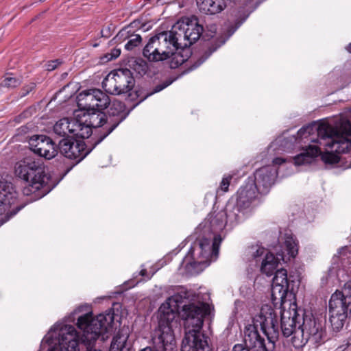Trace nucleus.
Here are the masks:
<instances>
[{"instance_id": "obj_4", "label": "nucleus", "mask_w": 351, "mask_h": 351, "mask_svg": "<svg viewBox=\"0 0 351 351\" xmlns=\"http://www.w3.org/2000/svg\"><path fill=\"white\" fill-rule=\"evenodd\" d=\"M172 82L173 80H166L156 85L150 92L145 93L143 90L139 88L133 90L135 80L132 73L130 70L123 69L117 71L110 72L103 80L102 88L107 93L110 95H119L128 93L126 97L127 101H135L138 100L136 104L132 106V108H135L148 97L162 90Z\"/></svg>"}, {"instance_id": "obj_28", "label": "nucleus", "mask_w": 351, "mask_h": 351, "mask_svg": "<svg viewBox=\"0 0 351 351\" xmlns=\"http://www.w3.org/2000/svg\"><path fill=\"white\" fill-rule=\"evenodd\" d=\"M199 10L206 14H216L226 8V0H197Z\"/></svg>"}, {"instance_id": "obj_36", "label": "nucleus", "mask_w": 351, "mask_h": 351, "mask_svg": "<svg viewBox=\"0 0 351 351\" xmlns=\"http://www.w3.org/2000/svg\"><path fill=\"white\" fill-rule=\"evenodd\" d=\"M142 41V38L140 35L136 34L134 36L133 38L130 39L125 45V49L130 51L134 47L138 46Z\"/></svg>"}, {"instance_id": "obj_29", "label": "nucleus", "mask_w": 351, "mask_h": 351, "mask_svg": "<svg viewBox=\"0 0 351 351\" xmlns=\"http://www.w3.org/2000/svg\"><path fill=\"white\" fill-rule=\"evenodd\" d=\"M128 334L119 331L112 339L109 351H132V346L128 341Z\"/></svg>"}, {"instance_id": "obj_3", "label": "nucleus", "mask_w": 351, "mask_h": 351, "mask_svg": "<svg viewBox=\"0 0 351 351\" xmlns=\"http://www.w3.org/2000/svg\"><path fill=\"white\" fill-rule=\"evenodd\" d=\"M182 313L185 330L182 351H210L208 337L202 332L204 318L209 314L208 305L184 304Z\"/></svg>"}, {"instance_id": "obj_47", "label": "nucleus", "mask_w": 351, "mask_h": 351, "mask_svg": "<svg viewBox=\"0 0 351 351\" xmlns=\"http://www.w3.org/2000/svg\"><path fill=\"white\" fill-rule=\"evenodd\" d=\"M308 128H302L301 129L299 130V131L298 132V134L300 136H302L305 132L306 131Z\"/></svg>"}, {"instance_id": "obj_10", "label": "nucleus", "mask_w": 351, "mask_h": 351, "mask_svg": "<svg viewBox=\"0 0 351 351\" xmlns=\"http://www.w3.org/2000/svg\"><path fill=\"white\" fill-rule=\"evenodd\" d=\"M252 322L255 326L260 327L267 337V341L276 345L280 336V326L278 315L271 306L268 305L263 306L260 312L253 317Z\"/></svg>"}, {"instance_id": "obj_5", "label": "nucleus", "mask_w": 351, "mask_h": 351, "mask_svg": "<svg viewBox=\"0 0 351 351\" xmlns=\"http://www.w3.org/2000/svg\"><path fill=\"white\" fill-rule=\"evenodd\" d=\"M328 322L331 330L340 332L348 318L351 319V280L346 282L341 291L334 292L328 301Z\"/></svg>"}, {"instance_id": "obj_21", "label": "nucleus", "mask_w": 351, "mask_h": 351, "mask_svg": "<svg viewBox=\"0 0 351 351\" xmlns=\"http://www.w3.org/2000/svg\"><path fill=\"white\" fill-rule=\"evenodd\" d=\"M277 174L278 171L275 166L267 165L257 169L254 173V178L248 179L252 180L259 193L265 194L274 184Z\"/></svg>"}, {"instance_id": "obj_1", "label": "nucleus", "mask_w": 351, "mask_h": 351, "mask_svg": "<svg viewBox=\"0 0 351 351\" xmlns=\"http://www.w3.org/2000/svg\"><path fill=\"white\" fill-rule=\"evenodd\" d=\"M326 317H316L304 319L293 308L287 311H280V330L285 337L294 335L295 339L298 335L304 337L306 334V339H309L314 343L320 345L327 341L326 330Z\"/></svg>"}, {"instance_id": "obj_40", "label": "nucleus", "mask_w": 351, "mask_h": 351, "mask_svg": "<svg viewBox=\"0 0 351 351\" xmlns=\"http://www.w3.org/2000/svg\"><path fill=\"white\" fill-rule=\"evenodd\" d=\"M206 28L207 29V32H206V30L204 29V34H205V35H204V36L208 38L213 37L217 32V25L215 24H210L208 25H206Z\"/></svg>"}, {"instance_id": "obj_26", "label": "nucleus", "mask_w": 351, "mask_h": 351, "mask_svg": "<svg viewBox=\"0 0 351 351\" xmlns=\"http://www.w3.org/2000/svg\"><path fill=\"white\" fill-rule=\"evenodd\" d=\"M189 297V294L186 289L184 287H180L178 291L173 295L169 298L166 304H162L159 308V320L160 319L161 314L168 312L171 310L175 314V318L177 316L174 309L171 307L173 303H175L174 308L178 309L181 306L180 305L184 302L185 300H187Z\"/></svg>"}, {"instance_id": "obj_6", "label": "nucleus", "mask_w": 351, "mask_h": 351, "mask_svg": "<svg viewBox=\"0 0 351 351\" xmlns=\"http://www.w3.org/2000/svg\"><path fill=\"white\" fill-rule=\"evenodd\" d=\"M317 136L321 140L326 141L324 146L331 149V152H327L322 156V160L326 164L333 165L339 162L340 158L333 152L342 154L349 151L350 140L346 135L329 124L319 125L317 128Z\"/></svg>"}, {"instance_id": "obj_46", "label": "nucleus", "mask_w": 351, "mask_h": 351, "mask_svg": "<svg viewBox=\"0 0 351 351\" xmlns=\"http://www.w3.org/2000/svg\"><path fill=\"white\" fill-rule=\"evenodd\" d=\"M265 252L264 248H258L256 252L254 254V256L255 258H257L259 256H261Z\"/></svg>"}, {"instance_id": "obj_32", "label": "nucleus", "mask_w": 351, "mask_h": 351, "mask_svg": "<svg viewBox=\"0 0 351 351\" xmlns=\"http://www.w3.org/2000/svg\"><path fill=\"white\" fill-rule=\"evenodd\" d=\"M74 127L73 136L81 138L82 139L88 138L92 134V127L87 124L85 121L83 122L80 120L74 119Z\"/></svg>"}, {"instance_id": "obj_22", "label": "nucleus", "mask_w": 351, "mask_h": 351, "mask_svg": "<svg viewBox=\"0 0 351 351\" xmlns=\"http://www.w3.org/2000/svg\"><path fill=\"white\" fill-rule=\"evenodd\" d=\"M103 109H92L84 114V121L93 128L96 129L91 141L93 142V147H96L101 142H99L100 137L106 131L108 121L107 114L102 111Z\"/></svg>"}, {"instance_id": "obj_23", "label": "nucleus", "mask_w": 351, "mask_h": 351, "mask_svg": "<svg viewBox=\"0 0 351 351\" xmlns=\"http://www.w3.org/2000/svg\"><path fill=\"white\" fill-rule=\"evenodd\" d=\"M226 213L222 209L218 210L213 208L207 215L204 222L200 224L202 226V230L204 233L212 232L217 233L228 226L226 219Z\"/></svg>"}, {"instance_id": "obj_30", "label": "nucleus", "mask_w": 351, "mask_h": 351, "mask_svg": "<svg viewBox=\"0 0 351 351\" xmlns=\"http://www.w3.org/2000/svg\"><path fill=\"white\" fill-rule=\"evenodd\" d=\"M74 118L69 119V118H63L60 119L53 126V132L60 136L66 137L71 135L76 127L74 124Z\"/></svg>"}, {"instance_id": "obj_27", "label": "nucleus", "mask_w": 351, "mask_h": 351, "mask_svg": "<svg viewBox=\"0 0 351 351\" xmlns=\"http://www.w3.org/2000/svg\"><path fill=\"white\" fill-rule=\"evenodd\" d=\"M243 209L237 205V202H234V197H231L227 202L222 211L226 213V219L227 224L230 228L238 223L241 219L242 216L241 214L243 213Z\"/></svg>"}, {"instance_id": "obj_49", "label": "nucleus", "mask_w": 351, "mask_h": 351, "mask_svg": "<svg viewBox=\"0 0 351 351\" xmlns=\"http://www.w3.org/2000/svg\"><path fill=\"white\" fill-rule=\"evenodd\" d=\"M84 308H87V306H79V307H77V308L75 310L74 313H77V312H81V311H83V309H84Z\"/></svg>"}, {"instance_id": "obj_53", "label": "nucleus", "mask_w": 351, "mask_h": 351, "mask_svg": "<svg viewBox=\"0 0 351 351\" xmlns=\"http://www.w3.org/2000/svg\"><path fill=\"white\" fill-rule=\"evenodd\" d=\"M209 195H210V197H213V194H211V193H208V194H206V197H208Z\"/></svg>"}, {"instance_id": "obj_39", "label": "nucleus", "mask_w": 351, "mask_h": 351, "mask_svg": "<svg viewBox=\"0 0 351 351\" xmlns=\"http://www.w3.org/2000/svg\"><path fill=\"white\" fill-rule=\"evenodd\" d=\"M232 179V176L226 175L222 178V180L220 183L219 190H221L223 192H227L228 191V187L230 184V181Z\"/></svg>"}, {"instance_id": "obj_41", "label": "nucleus", "mask_w": 351, "mask_h": 351, "mask_svg": "<svg viewBox=\"0 0 351 351\" xmlns=\"http://www.w3.org/2000/svg\"><path fill=\"white\" fill-rule=\"evenodd\" d=\"M121 54V49L118 48H114L111 50L110 53H108L106 55V58L108 61L112 60L118 58Z\"/></svg>"}, {"instance_id": "obj_25", "label": "nucleus", "mask_w": 351, "mask_h": 351, "mask_svg": "<svg viewBox=\"0 0 351 351\" xmlns=\"http://www.w3.org/2000/svg\"><path fill=\"white\" fill-rule=\"evenodd\" d=\"M258 190L256 189L254 182L252 179H247L244 185L241 186L238 190L236 197H234L237 205L243 210L248 208L251 202L255 199Z\"/></svg>"}, {"instance_id": "obj_15", "label": "nucleus", "mask_w": 351, "mask_h": 351, "mask_svg": "<svg viewBox=\"0 0 351 351\" xmlns=\"http://www.w3.org/2000/svg\"><path fill=\"white\" fill-rule=\"evenodd\" d=\"M77 104L79 108L86 112L92 109H106L110 104V98L101 90L91 88L78 94Z\"/></svg>"}, {"instance_id": "obj_52", "label": "nucleus", "mask_w": 351, "mask_h": 351, "mask_svg": "<svg viewBox=\"0 0 351 351\" xmlns=\"http://www.w3.org/2000/svg\"><path fill=\"white\" fill-rule=\"evenodd\" d=\"M101 35L102 37H106V38L108 37V36L104 34V31L103 30L101 31Z\"/></svg>"}, {"instance_id": "obj_2", "label": "nucleus", "mask_w": 351, "mask_h": 351, "mask_svg": "<svg viewBox=\"0 0 351 351\" xmlns=\"http://www.w3.org/2000/svg\"><path fill=\"white\" fill-rule=\"evenodd\" d=\"M14 173L16 177L27 184L23 189V195H34V199L44 197L55 186L44 163L33 157H26L17 162L14 166Z\"/></svg>"}, {"instance_id": "obj_20", "label": "nucleus", "mask_w": 351, "mask_h": 351, "mask_svg": "<svg viewBox=\"0 0 351 351\" xmlns=\"http://www.w3.org/2000/svg\"><path fill=\"white\" fill-rule=\"evenodd\" d=\"M58 347H50L49 351H80V344L77 339V332L73 326L64 325L58 333Z\"/></svg>"}, {"instance_id": "obj_50", "label": "nucleus", "mask_w": 351, "mask_h": 351, "mask_svg": "<svg viewBox=\"0 0 351 351\" xmlns=\"http://www.w3.org/2000/svg\"><path fill=\"white\" fill-rule=\"evenodd\" d=\"M140 275L142 276H147V270L145 269H141L140 271Z\"/></svg>"}, {"instance_id": "obj_31", "label": "nucleus", "mask_w": 351, "mask_h": 351, "mask_svg": "<svg viewBox=\"0 0 351 351\" xmlns=\"http://www.w3.org/2000/svg\"><path fill=\"white\" fill-rule=\"evenodd\" d=\"M320 153V149L314 145H309L308 149L293 158L294 164L297 166L304 164H310L314 158L317 156Z\"/></svg>"}, {"instance_id": "obj_16", "label": "nucleus", "mask_w": 351, "mask_h": 351, "mask_svg": "<svg viewBox=\"0 0 351 351\" xmlns=\"http://www.w3.org/2000/svg\"><path fill=\"white\" fill-rule=\"evenodd\" d=\"M167 33L171 34L173 40H171V38L168 37L166 40L161 39V44L158 49L159 56L161 57L160 61H165L172 58L173 60L170 63V67L175 69L178 67L186 60L183 58L182 56L176 53V50L182 48V43L179 42L173 29L167 32Z\"/></svg>"}, {"instance_id": "obj_33", "label": "nucleus", "mask_w": 351, "mask_h": 351, "mask_svg": "<svg viewBox=\"0 0 351 351\" xmlns=\"http://www.w3.org/2000/svg\"><path fill=\"white\" fill-rule=\"evenodd\" d=\"M22 80L21 78L14 77H6L1 82V86L7 88H16L21 85Z\"/></svg>"}, {"instance_id": "obj_51", "label": "nucleus", "mask_w": 351, "mask_h": 351, "mask_svg": "<svg viewBox=\"0 0 351 351\" xmlns=\"http://www.w3.org/2000/svg\"><path fill=\"white\" fill-rule=\"evenodd\" d=\"M347 50L351 53V43L347 47Z\"/></svg>"}, {"instance_id": "obj_7", "label": "nucleus", "mask_w": 351, "mask_h": 351, "mask_svg": "<svg viewBox=\"0 0 351 351\" xmlns=\"http://www.w3.org/2000/svg\"><path fill=\"white\" fill-rule=\"evenodd\" d=\"M175 319V314L169 310L161 314L158 328L152 335V346H147L139 351H171L173 350L176 339L171 323Z\"/></svg>"}, {"instance_id": "obj_44", "label": "nucleus", "mask_w": 351, "mask_h": 351, "mask_svg": "<svg viewBox=\"0 0 351 351\" xmlns=\"http://www.w3.org/2000/svg\"><path fill=\"white\" fill-rule=\"evenodd\" d=\"M233 351H250V349L247 348L243 343H237L233 346Z\"/></svg>"}, {"instance_id": "obj_14", "label": "nucleus", "mask_w": 351, "mask_h": 351, "mask_svg": "<svg viewBox=\"0 0 351 351\" xmlns=\"http://www.w3.org/2000/svg\"><path fill=\"white\" fill-rule=\"evenodd\" d=\"M16 199L17 193L13 184L0 177V215L5 214L7 219H9L23 208L25 204H21L12 208Z\"/></svg>"}, {"instance_id": "obj_13", "label": "nucleus", "mask_w": 351, "mask_h": 351, "mask_svg": "<svg viewBox=\"0 0 351 351\" xmlns=\"http://www.w3.org/2000/svg\"><path fill=\"white\" fill-rule=\"evenodd\" d=\"M90 143L91 145H88L83 140L64 138L58 143V152L77 164L95 147L92 141Z\"/></svg>"}, {"instance_id": "obj_18", "label": "nucleus", "mask_w": 351, "mask_h": 351, "mask_svg": "<svg viewBox=\"0 0 351 351\" xmlns=\"http://www.w3.org/2000/svg\"><path fill=\"white\" fill-rule=\"evenodd\" d=\"M29 145L34 153L45 159H52L58 154V144L56 145L46 135L32 136L29 141Z\"/></svg>"}, {"instance_id": "obj_38", "label": "nucleus", "mask_w": 351, "mask_h": 351, "mask_svg": "<svg viewBox=\"0 0 351 351\" xmlns=\"http://www.w3.org/2000/svg\"><path fill=\"white\" fill-rule=\"evenodd\" d=\"M130 37L129 31L127 28L121 29L113 38L115 43H121Z\"/></svg>"}, {"instance_id": "obj_34", "label": "nucleus", "mask_w": 351, "mask_h": 351, "mask_svg": "<svg viewBox=\"0 0 351 351\" xmlns=\"http://www.w3.org/2000/svg\"><path fill=\"white\" fill-rule=\"evenodd\" d=\"M216 50V48L212 49L209 48L207 49L204 54L199 58L196 61H195L190 66V70H193L199 67L203 62H205L206 59Z\"/></svg>"}, {"instance_id": "obj_45", "label": "nucleus", "mask_w": 351, "mask_h": 351, "mask_svg": "<svg viewBox=\"0 0 351 351\" xmlns=\"http://www.w3.org/2000/svg\"><path fill=\"white\" fill-rule=\"evenodd\" d=\"M284 162H285V159H284L283 158H280V157H277V158H274L273 160V163L274 165H280L283 164Z\"/></svg>"}, {"instance_id": "obj_35", "label": "nucleus", "mask_w": 351, "mask_h": 351, "mask_svg": "<svg viewBox=\"0 0 351 351\" xmlns=\"http://www.w3.org/2000/svg\"><path fill=\"white\" fill-rule=\"evenodd\" d=\"M36 85L34 82H30L27 84L24 85L21 88V89L20 90V91L18 94V98L21 99V98L27 96L31 92L34 90L36 89Z\"/></svg>"}, {"instance_id": "obj_37", "label": "nucleus", "mask_w": 351, "mask_h": 351, "mask_svg": "<svg viewBox=\"0 0 351 351\" xmlns=\"http://www.w3.org/2000/svg\"><path fill=\"white\" fill-rule=\"evenodd\" d=\"M134 69L138 71L141 75L145 74L147 70V63L142 59H138L135 61Z\"/></svg>"}, {"instance_id": "obj_19", "label": "nucleus", "mask_w": 351, "mask_h": 351, "mask_svg": "<svg viewBox=\"0 0 351 351\" xmlns=\"http://www.w3.org/2000/svg\"><path fill=\"white\" fill-rule=\"evenodd\" d=\"M244 343L243 345L250 351H274L275 349V344H271L269 341L266 342L261 337L258 331V326L254 323L245 326Z\"/></svg>"}, {"instance_id": "obj_24", "label": "nucleus", "mask_w": 351, "mask_h": 351, "mask_svg": "<svg viewBox=\"0 0 351 351\" xmlns=\"http://www.w3.org/2000/svg\"><path fill=\"white\" fill-rule=\"evenodd\" d=\"M172 38L171 34L162 32L151 37L143 49V56L149 62H159L161 57L159 56L158 49L161 44V39L166 40L167 38ZM173 38H171V40Z\"/></svg>"}, {"instance_id": "obj_8", "label": "nucleus", "mask_w": 351, "mask_h": 351, "mask_svg": "<svg viewBox=\"0 0 351 351\" xmlns=\"http://www.w3.org/2000/svg\"><path fill=\"white\" fill-rule=\"evenodd\" d=\"M221 241L220 235L196 240L189 251V254L193 260V263L209 265L211 261L216 260L218 256Z\"/></svg>"}, {"instance_id": "obj_54", "label": "nucleus", "mask_w": 351, "mask_h": 351, "mask_svg": "<svg viewBox=\"0 0 351 351\" xmlns=\"http://www.w3.org/2000/svg\"><path fill=\"white\" fill-rule=\"evenodd\" d=\"M93 46L94 47H97L98 46V44H94Z\"/></svg>"}, {"instance_id": "obj_11", "label": "nucleus", "mask_w": 351, "mask_h": 351, "mask_svg": "<svg viewBox=\"0 0 351 351\" xmlns=\"http://www.w3.org/2000/svg\"><path fill=\"white\" fill-rule=\"evenodd\" d=\"M272 280L271 296L274 300H280L283 302L289 293L292 295L295 288L300 284L298 275L287 274L285 269H277Z\"/></svg>"}, {"instance_id": "obj_12", "label": "nucleus", "mask_w": 351, "mask_h": 351, "mask_svg": "<svg viewBox=\"0 0 351 351\" xmlns=\"http://www.w3.org/2000/svg\"><path fill=\"white\" fill-rule=\"evenodd\" d=\"M182 24L173 27L179 42L182 43V48L190 47L195 43L201 36H204V28L199 23V19L193 15L186 18Z\"/></svg>"}, {"instance_id": "obj_42", "label": "nucleus", "mask_w": 351, "mask_h": 351, "mask_svg": "<svg viewBox=\"0 0 351 351\" xmlns=\"http://www.w3.org/2000/svg\"><path fill=\"white\" fill-rule=\"evenodd\" d=\"M61 63L62 62L59 59L51 60L46 64L47 70L50 71H53L56 69Z\"/></svg>"}, {"instance_id": "obj_48", "label": "nucleus", "mask_w": 351, "mask_h": 351, "mask_svg": "<svg viewBox=\"0 0 351 351\" xmlns=\"http://www.w3.org/2000/svg\"><path fill=\"white\" fill-rule=\"evenodd\" d=\"M335 351H351L350 349L349 348H343V347H341V346H339L336 350Z\"/></svg>"}, {"instance_id": "obj_43", "label": "nucleus", "mask_w": 351, "mask_h": 351, "mask_svg": "<svg viewBox=\"0 0 351 351\" xmlns=\"http://www.w3.org/2000/svg\"><path fill=\"white\" fill-rule=\"evenodd\" d=\"M31 108L24 110L22 113H21L19 116H17L15 118V121L16 122H21L22 119L29 117L31 115Z\"/></svg>"}, {"instance_id": "obj_17", "label": "nucleus", "mask_w": 351, "mask_h": 351, "mask_svg": "<svg viewBox=\"0 0 351 351\" xmlns=\"http://www.w3.org/2000/svg\"><path fill=\"white\" fill-rule=\"evenodd\" d=\"M108 110V121L106 131L100 137L99 142L105 139L123 120L128 116L130 112L134 108L132 106L130 110L126 109L125 104L121 101H110Z\"/></svg>"}, {"instance_id": "obj_9", "label": "nucleus", "mask_w": 351, "mask_h": 351, "mask_svg": "<svg viewBox=\"0 0 351 351\" xmlns=\"http://www.w3.org/2000/svg\"><path fill=\"white\" fill-rule=\"evenodd\" d=\"M285 252H277L275 256L271 252H267L262 261L261 271L267 276H272L276 271L280 261L287 263L290 258H294L298 253V244L297 240L292 236L287 237L285 241Z\"/></svg>"}]
</instances>
